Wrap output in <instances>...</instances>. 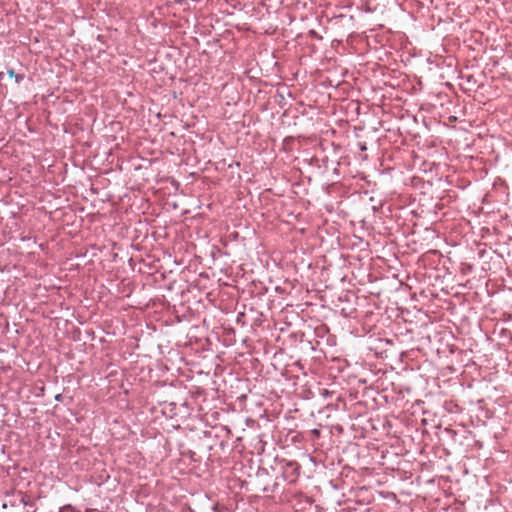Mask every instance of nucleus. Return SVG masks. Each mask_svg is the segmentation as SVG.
I'll list each match as a JSON object with an SVG mask.
<instances>
[{
    "label": "nucleus",
    "instance_id": "nucleus-1",
    "mask_svg": "<svg viewBox=\"0 0 512 512\" xmlns=\"http://www.w3.org/2000/svg\"><path fill=\"white\" fill-rule=\"evenodd\" d=\"M202 393V390L200 388H194V392H193V395H194V401L196 400V398L198 397V395H200Z\"/></svg>",
    "mask_w": 512,
    "mask_h": 512
},
{
    "label": "nucleus",
    "instance_id": "nucleus-2",
    "mask_svg": "<svg viewBox=\"0 0 512 512\" xmlns=\"http://www.w3.org/2000/svg\"><path fill=\"white\" fill-rule=\"evenodd\" d=\"M8 74H9V76H10V77H15V78H16V82H19V80H20L21 76L16 75V74L14 73V71H13V70H10V71L8 72Z\"/></svg>",
    "mask_w": 512,
    "mask_h": 512
}]
</instances>
